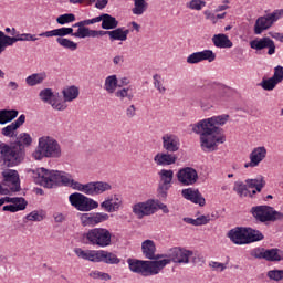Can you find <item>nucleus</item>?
Segmentation results:
<instances>
[{
    "mask_svg": "<svg viewBox=\"0 0 283 283\" xmlns=\"http://www.w3.org/2000/svg\"><path fill=\"white\" fill-rule=\"evenodd\" d=\"M202 61L213 63V61H216V53H213L211 50H203L195 52L188 55L186 59V63H188V65H198V63H202Z\"/></svg>",
    "mask_w": 283,
    "mask_h": 283,
    "instance_id": "19",
    "label": "nucleus"
},
{
    "mask_svg": "<svg viewBox=\"0 0 283 283\" xmlns=\"http://www.w3.org/2000/svg\"><path fill=\"white\" fill-rule=\"evenodd\" d=\"M153 81H154V86L157 88L159 94H167V87L163 83V76L155 74L153 76Z\"/></svg>",
    "mask_w": 283,
    "mask_h": 283,
    "instance_id": "47",
    "label": "nucleus"
},
{
    "mask_svg": "<svg viewBox=\"0 0 283 283\" xmlns=\"http://www.w3.org/2000/svg\"><path fill=\"white\" fill-rule=\"evenodd\" d=\"M264 240V234L259 230H253L251 228H245V244H251L253 242H260Z\"/></svg>",
    "mask_w": 283,
    "mask_h": 283,
    "instance_id": "35",
    "label": "nucleus"
},
{
    "mask_svg": "<svg viewBox=\"0 0 283 283\" xmlns=\"http://www.w3.org/2000/svg\"><path fill=\"white\" fill-rule=\"evenodd\" d=\"M39 98L42 103L51 105L56 112H65L67 104L61 98V94L52 92V88H43L39 93Z\"/></svg>",
    "mask_w": 283,
    "mask_h": 283,
    "instance_id": "9",
    "label": "nucleus"
},
{
    "mask_svg": "<svg viewBox=\"0 0 283 283\" xmlns=\"http://www.w3.org/2000/svg\"><path fill=\"white\" fill-rule=\"evenodd\" d=\"M98 23L102 21V29L103 30H116L118 28V20L116 18L112 17L111 14L103 13L97 17Z\"/></svg>",
    "mask_w": 283,
    "mask_h": 283,
    "instance_id": "30",
    "label": "nucleus"
},
{
    "mask_svg": "<svg viewBox=\"0 0 283 283\" xmlns=\"http://www.w3.org/2000/svg\"><path fill=\"white\" fill-rule=\"evenodd\" d=\"M214 48L227 50L233 48V42L229 39V35L224 33L214 34L211 39Z\"/></svg>",
    "mask_w": 283,
    "mask_h": 283,
    "instance_id": "28",
    "label": "nucleus"
},
{
    "mask_svg": "<svg viewBox=\"0 0 283 283\" xmlns=\"http://www.w3.org/2000/svg\"><path fill=\"white\" fill-rule=\"evenodd\" d=\"M61 145L56 139L50 136L39 138L38 147L32 153L34 160H43V158H61Z\"/></svg>",
    "mask_w": 283,
    "mask_h": 283,
    "instance_id": "3",
    "label": "nucleus"
},
{
    "mask_svg": "<svg viewBox=\"0 0 283 283\" xmlns=\"http://www.w3.org/2000/svg\"><path fill=\"white\" fill-rule=\"evenodd\" d=\"M17 116H19L18 111H0V125L14 120Z\"/></svg>",
    "mask_w": 283,
    "mask_h": 283,
    "instance_id": "42",
    "label": "nucleus"
},
{
    "mask_svg": "<svg viewBox=\"0 0 283 283\" xmlns=\"http://www.w3.org/2000/svg\"><path fill=\"white\" fill-rule=\"evenodd\" d=\"M228 238L233 244H247V228H234L228 232Z\"/></svg>",
    "mask_w": 283,
    "mask_h": 283,
    "instance_id": "25",
    "label": "nucleus"
},
{
    "mask_svg": "<svg viewBox=\"0 0 283 283\" xmlns=\"http://www.w3.org/2000/svg\"><path fill=\"white\" fill-rule=\"evenodd\" d=\"M153 203L155 205L154 213L160 209L163 213H169V208H167V205L160 202L159 200L153 199Z\"/></svg>",
    "mask_w": 283,
    "mask_h": 283,
    "instance_id": "54",
    "label": "nucleus"
},
{
    "mask_svg": "<svg viewBox=\"0 0 283 283\" xmlns=\"http://www.w3.org/2000/svg\"><path fill=\"white\" fill-rule=\"evenodd\" d=\"M228 122L229 115L223 114L190 125L193 134L200 135L199 140L202 151H218V146L224 145L227 137L220 127L227 125Z\"/></svg>",
    "mask_w": 283,
    "mask_h": 283,
    "instance_id": "2",
    "label": "nucleus"
},
{
    "mask_svg": "<svg viewBox=\"0 0 283 283\" xmlns=\"http://www.w3.org/2000/svg\"><path fill=\"white\" fill-rule=\"evenodd\" d=\"M269 150L264 146L254 147L249 154V160L244 164V169H255V167H260V164L263 160H266V156Z\"/></svg>",
    "mask_w": 283,
    "mask_h": 283,
    "instance_id": "14",
    "label": "nucleus"
},
{
    "mask_svg": "<svg viewBox=\"0 0 283 283\" xmlns=\"http://www.w3.org/2000/svg\"><path fill=\"white\" fill-rule=\"evenodd\" d=\"M251 213L259 222H275L283 220V213L276 211L271 206H255L251 208Z\"/></svg>",
    "mask_w": 283,
    "mask_h": 283,
    "instance_id": "7",
    "label": "nucleus"
},
{
    "mask_svg": "<svg viewBox=\"0 0 283 283\" xmlns=\"http://www.w3.org/2000/svg\"><path fill=\"white\" fill-rule=\"evenodd\" d=\"M134 216L138 220H143L147 216H154L155 203L154 199H148L146 201L137 202L132 207Z\"/></svg>",
    "mask_w": 283,
    "mask_h": 283,
    "instance_id": "16",
    "label": "nucleus"
},
{
    "mask_svg": "<svg viewBox=\"0 0 283 283\" xmlns=\"http://www.w3.org/2000/svg\"><path fill=\"white\" fill-rule=\"evenodd\" d=\"M80 220L82 227H96L101 222H107L109 214L105 212L82 213Z\"/></svg>",
    "mask_w": 283,
    "mask_h": 283,
    "instance_id": "17",
    "label": "nucleus"
},
{
    "mask_svg": "<svg viewBox=\"0 0 283 283\" xmlns=\"http://www.w3.org/2000/svg\"><path fill=\"white\" fill-rule=\"evenodd\" d=\"M17 129H19L18 125L14 123H11L10 125L2 128L1 134L7 138H14V136H17Z\"/></svg>",
    "mask_w": 283,
    "mask_h": 283,
    "instance_id": "46",
    "label": "nucleus"
},
{
    "mask_svg": "<svg viewBox=\"0 0 283 283\" xmlns=\"http://www.w3.org/2000/svg\"><path fill=\"white\" fill-rule=\"evenodd\" d=\"M227 92H229L228 88H220L212 97V101H214V103H220L221 101H224V98H227Z\"/></svg>",
    "mask_w": 283,
    "mask_h": 283,
    "instance_id": "53",
    "label": "nucleus"
},
{
    "mask_svg": "<svg viewBox=\"0 0 283 283\" xmlns=\"http://www.w3.org/2000/svg\"><path fill=\"white\" fill-rule=\"evenodd\" d=\"M19 41H39V38L32 33H22L17 36L6 35L3 31H0V54L6 52V48L12 46L13 43H19Z\"/></svg>",
    "mask_w": 283,
    "mask_h": 283,
    "instance_id": "12",
    "label": "nucleus"
},
{
    "mask_svg": "<svg viewBox=\"0 0 283 283\" xmlns=\"http://www.w3.org/2000/svg\"><path fill=\"white\" fill-rule=\"evenodd\" d=\"M123 207V199L118 195L108 196L105 200L101 203V208L107 213H114L116 211H120Z\"/></svg>",
    "mask_w": 283,
    "mask_h": 283,
    "instance_id": "21",
    "label": "nucleus"
},
{
    "mask_svg": "<svg viewBox=\"0 0 283 283\" xmlns=\"http://www.w3.org/2000/svg\"><path fill=\"white\" fill-rule=\"evenodd\" d=\"M27 220L30 222H41V220H43V214L38 211H32L27 216Z\"/></svg>",
    "mask_w": 283,
    "mask_h": 283,
    "instance_id": "55",
    "label": "nucleus"
},
{
    "mask_svg": "<svg viewBox=\"0 0 283 283\" xmlns=\"http://www.w3.org/2000/svg\"><path fill=\"white\" fill-rule=\"evenodd\" d=\"M181 196H184L186 200H190V202L199 205V207H205V205H207V201L205 200V197H202V193H200L199 189H184L181 191Z\"/></svg>",
    "mask_w": 283,
    "mask_h": 283,
    "instance_id": "23",
    "label": "nucleus"
},
{
    "mask_svg": "<svg viewBox=\"0 0 283 283\" xmlns=\"http://www.w3.org/2000/svg\"><path fill=\"white\" fill-rule=\"evenodd\" d=\"M269 43H271V39L263 38L251 41L250 46L252 48V50H264V48H269Z\"/></svg>",
    "mask_w": 283,
    "mask_h": 283,
    "instance_id": "44",
    "label": "nucleus"
},
{
    "mask_svg": "<svg viewBox=\"0 0 283 283\" xmlns=\"http://www.w3.org/2000/svg\"><path fill=\"white\" fill-rule=\"evenodd\" d=\"M277 81L273 77H270L268 80H263L261 82V87H263L266 92H271L272 90H275V85H277Z\"/></svg>",
    "mask_w": 283,
    "mask_h": 283,
    "instance_id": "50",
    "label": "nucleus"
},
{
    "mask_svg": "<svg viewBox=\"0 0 283 283\" xmlns=\"http://www.w3.org/2000/svg\"><path fill=\"white\" fill-rule=\"evenodd\" d=\"M74 36V29L73 28H60V29H54L51 31L42 32L39 34V36H46L48 39L52 36H59V39H63V36Z\"/></svg>",
    "mask_w": 283,
    "mask_h": 283,
    "instance_id": "29",
    "label": "nucleus"
},
{
    "mask_svg": "<svg viewBox=\"0 0 283 283\" xmlns=\"http://www.w3.org/2000/svg\"><path fill=\"white\" fill-rule=\"evenodd\" d=\"M209 266L212 269V271H219V272H222V271H224V269H227V264L220 263L217 261H211L209 263Z\"/></svg>",
    "mask_w": 283,
    "mask_h": 283,
    "instance_id": "59",
    "label": "nucleus"
},
{
    "mask_svg": "<svg viewBox=\"0 0 283 283\" xmlns=\"http://www.w3.org/2000/svg\"><path fill=\"white\" fill-rule=\"evenodd\" d=\"M13 201H8L11 205L3 206L2 211H10V213H17V211H23L25 210V207H28V201L23 197H13L11 198Z\"/></svg>",
    "mask_w": 283,
    "mask_h": 283,
    "instance_id": "26",
    "label": "nucleus"
},
{
    "mask_svg": "<svg viewBox=\"0 0 283 283\" xmlns=\"http://www.w3.org/2000/svg\"><path fill=\"white\" fill-rule=\"evenodd\" d=\"M154 164L157 167H169V165H176L178 161V156L167 151V153H157L154 156Z\"/></svg>",
    "mask_w": 283,
    "mask_h": 283,
    "instance_id": "22",
    "label": "nucleus"
},
{
    "mask_svg": "<svg viewBox=\"0 0 283 283\" xmlns=\"http://www.w3.org/2000/svg\"><path fill=\"white\" fill-rule=\"evenodd\" d=\"M116 98L120 101L122 103H130V101H134V86H128L124 88H119L115 92Z\"/></svg>",
    "mask_w": 283,
    "mask_h": 283,
    "instance_id": "31",
    "label": "nucleus"
},
{
    "mask_svg": "<svg viewBox=\"0 0 283 283\" xmlns=\"http://www.w3.org/2000/svg\"><path fill=\"white\" fill-rule=\"evenodd\" d=\"M3 187H8L12 192L21 191V179L19 171L14 169H2Z\"/></svg>",
    "mask_w": 283,
    "mask_h": 283,
    "instance_id": "15",
    "label": "nucleus"
},
{
    "mask_svg": "<svg viewBox=\"0 0 283 283\" xmlns=\"http://www.w3.org/2000/svg\"><path fill=\"white\" fill-rule=\"evenodd\" d=\"M74 253L80 260H87L88 262H101V250H83L81 248H76Z\"/></svg>",
    "mask_w": 283,
    "mask_h": 283,
    "instance_id": "24",
    "label": "nucleus"
},
{
    "mask_svg": "<svg viewBox=\"0 0 283 283\" xmlns=\"http://www.w3.org/2000/svg\"><path fill=\"white\" fill-rule=\"evenodd\" d=\"M74 21H76V15H74V13H65L56 18V23H59L60 25L74 23Z\"/></svg>",
    "mask_w": 283,
    "mask_h": 283,
    "instance_id": "49",
    "label": "nucleus"
},
{
    "mask_svg": "<svg viewBox=\"0 0 283 283\" xmlns=\"http://www.w3.org/2000/svg\"><path fill=\"white\" fill-rule=\"evenodd\" d=\"M46 78L48 73L45 72L33 73L25 78V83L27 85H29V87H34V85H41V83H43V81H45Z\"/></svg>",
    "mask_w": 283,
    "mask_h": 283,
    "instance_id": "33",
    "label": "nucleus"
},
{
    "mask_svg": "<svg viewBox=\"0 0 283 283\" xmlns=\"http://www.w3.org/2000/svg\"><path fill=\"white\" fill-rule=\"evenodd\" d=\"M87 3H95V8L97 10H103L107 7V3H109L108 0H86Z\"/></svg>",
    "mask_w": 283,
    "mask_h": 283,
    "instance_id": "58",
    "label": "nucleus"
},
{
    "mask_svg": "<svg viewBox=\"0 0 283 283\" xmlns=\"http://www.w3.org/2000/svg\"><path fill=\"white\" fill-rule=\"evenodd\" d=\"M207 6V2L205 0H190L186 3V8L188 10H195L197 12H200L202 8Z\"/></svg>",
    "mask_w": 283,
    "mask_h": 283,
    "instance_id": "45",
    "label": "nucleus"
},
{
    "mask_svg": "<svg viewBox=\"0 0 283 283\" xmlns=\"http://www.w3.org/2000/svg\"><path fill=\"white\" fill-rule=\"evenodd\" d=\"M245 185L249 187V189H255L256 187L258 191H260L266 187V180H264V177L260 176L255 179H247Z\"/></svg>",
    "mask_w": 283,
    "mask_h": 283,
    "instance_id": "39",
    "label": "nucleus"
},
{
    "mask_svg": "<svg viewBox=\"0 0 283 283\" xmlns=\"http://www.w3.org/2000/svg\"><path fill=\"white\" fill-rule=\"evenodd\" d=\"M250 255L255 258L256 260H265L266 259V250L264 248H255L251 251Z\"/></svg>",
    "mask_w": 283,
    "mask_h": 283,
    "instance_id": "51",
    "label": "nucleus"
},
{
    "mask_svg": "<svg viewBox=\"0 0 283 283\" xmlns=\"http://www.w3.org/2000/svg\"><path fill=\"white\" fill-rule=\"evenodd\" d=\"M23 123H25V115H20V117L13 122L14 125H18V128H20Z\"/></svg>",
    "mask_w": 283,
    "mask_h": 283,
    "instance_id": "64",
    "label": "nucleus"
},
{
    "mask_svg": "<svg viewBox=\"0 0 283 283\" xmlns=\"http://www.w3.org/2000/svg\"><path fill=\"white\" fill-rule=\"evenodd\" d=\"M283 17V9H276L272 13L259 17L254 23V34H262L264 30L273 28V23Z\"/></svg>",
    "mask_w": 283,
    "mask_h": 283,
    "instance_id": "8",
    "label": "nucleus"
},
{
    "mask_svg": "<svg viewBox=\"0 0 283 283\" xmlns=\"http://www.w3.org/2000/svg\"><path fill=\"white\" fill-rule=\"evenodd\" d=\"M99 262H104L105 264H120V259L112 252L101 250Z\"/></svg>",
    "mask_w": 283,
    "mask_h": 283,
    "instance_id": "36",
    "label": "nucleus"
},
{
    "mask_svg": "<svg viewBox=\"0 0 283 283\" xmlns=\"http://www.w3.org/2000/svg\"><path fill=\"white\" fill-rule=\"evenodd\" d=\"M211 222V217L209 216H200L196 218V227H202V224H209Z\"/></svg>",
    "mask_w": 283,
    "mask_h": 283,
    "instance_id": "57",
    "label": "nucleus"
},
{
    "mask_svg": "<svg viewBox=\"0 0 283 283\" xmlns=\"http://www.w3.org/2000/svg\"><path fill=\"white\" fill-rule=\"evenodd\" d=\"M56 43H59L61 48H64L65 50H70L71 52H75V50H78V43L66 38H57Z\"/></svg>",
    "mask_w": 283,
    "mask_h": 283,
    "instance_id": "41",
    "label": "nucleus"
},
{
    "mask_svg": "<svg viewBox=\"0 0 283 283\" xmlns=\"http://www.w3.org/2000/svg\"><path fill=\"white\" fill-rule=\"evenodd\" d=\"M84 244H92V247H112V232L107 228H93L82 235Z\"/></svg>",
    "mask_w": 283,
    "mask_h": 283,
    "instance_id": "6",
    "label": "nucleus"
},
{
    "mask_svg": "<svg viewBox=\"0 0 283 283\" xmlns=\"http://www.w3.org/2000/svg\"><path fill=\"white\" fill-rule=\"evenodd\" d=\"M117 87H118V77H116V75L107 76L104 83V90L107 92V94L116 93Z\"/></svg>",
    "mask_w": 283,
    "mask_h": 283,
    "instance_id": "37",
    "label": "nucleus"
},
{
    "mask_svg": "<svg viewBox=\"0 0 283 283\" xmlns=\"http://www.w3.org/2000/svg\"><path fill=\"white\" fill-rule=\"evenodd\" d=\"M136 105L132 104L126 108V117L127 118H136Z\"/></svg>",
    "mask_w": 283,
    "mask_h": 283,
    "instance_id": "61",
    "label": "nucleus"
},
{
    "mask_svg": "<svg viewBox=\"0 0 283 283\" xmlns=\"http://www.w3.org/2000/svg\"><path fill=\"white\" fill-rule=\"evenodd\" d=\"M35 179L41 187L46 189H54L63 185L64 187H71L75 191H81L85 196H101L105 191H112V185L107 181H91L87 184H81L72 175L59 170H48L45 168H38L35 170Z\"/></svg>",
    "mask_w": 283,
    "mask_h": 283,
    "instance_id": "1",
    "label": "nucleus"
},
{
    "mask_svg": "<svg viewBox=\"0 0 283 283\" xmlns=\"http://www.w3.org/2000/svg\"><path fill=\"white\" fill-rule=\"evenodd\" d=\"M92 35L93 30L87 27H82L81 29H77L75 33H73V36H75V39H87L92 38Z\"/></svg>",
    "mask_w": 283,
    "mask_h": 283,
    "instance_id": "48",
    "label": "nucleus"
},
{
    "mask_svg": "<svg viewBox=\"0 0 283 283\" xmlns=\"http://www.w3.org/2000/svg\"><path fill=\"white\" fill-rule=\"evenodd\" d=\"M0 169H8V167H17L23 163L25 151L19 146H8L0 144Z\"/></svg>",
    "mask_w": 283,
    "mask_h": 283,
    "instance_id": "5",
    "label": "nucleus"
},
{
    "mask_svg": "<svg viewBox=\"0 0 283 283\" xmlns=\"http://www.w3.org/2000/svg\"><path fill=\"white\" fill-rule=\"evenodd\" d=\"M203 15L206 21H211V23H213V25H216L217 23V17L216 13L209 9L203 11Z\"/></svg>",
    "mask_w": 283,
    "mask_h": 283,
    "instance_id": "56",
    "label": "nucleus"
},
{
    "mask_svg": "<svg viewBox=\"0 0 283 283\" xmlns=\"http://www.w3.org/2000/svg\"><path fill=\"white\" fill-rule=\"evenodd\" d=\"M193 258V251L181 249V248H172L167 259H160L159 262L168 261L167 264L174 262L175 264H189Z\"/></svg>",
    "mask_w": 283,
    "mask_h": 283,
    "instance_id": "11",
    "label": "nucleus"
},
{
    "mask_svg": "<svg viewBox=\"0 0 283 283\" xmlns=\"http://www.w3.org/2000/svg\"><path fill=\"white\" fill-rule=\"evenodd\" d=\"M274 80H276L279 83H282L283 81V67L276 66L274 71V75L272 76Z\"/></svg>",
    "mask_w": 283,
    "mask_h": 283,
    "instance_id": "60",
    "label": "nucleus"
},
{
    "mask_svg": "<svg viewBox=\"0 0 283 283\" xmlns=\"http://www.w3.org/2000/svg\"><path fill=\"white\" fill-rule=\"evenodd\" d=\"M268 277L274 282H280L283 280V270H271L268 272Z\"/></svg>",
    "mask_w": 283,
    "mask_h": 283,
    "instance_id": "52",
    "label": "nucleus"
},
{
    "mask_svg": "<svg viewBox=\"0 0 283 283\" xmlns=\"http://www.w3.org/2000/svg\"><path fill=\"white\" fill-rule=\"evenodd\" d=\"M169 261H140L136 259H128L127 263L133 273H139L145 277L149 275H158Z\"/></svg>",
    "mask_w": 283,
    "mask_h": 283,
    "instance_id": "4",
    "label": "nucleus"
},
{
    "mask_svg": "<svg viewBox=\"0 0 283 283\" xmlns=\"http://www.w3.org/2000/svg\"><path fill=\"white\" fill-rule=\"evenodd\" d=\"M30 145H32V137L28 133H21L15 138V147L23 149V147H30Z\"/></svg>",
    "mask_w": 283,
    "mask_h": 283,
    "instance_id": "40",
    "label": "nucleus"
},
{
    "mask_svg": "<svg viewBox=\"0 0 283 283\" xmlns=\"http://www.w3.org/2000/svg\"><path fill=\"white\" fill-rule=\"evenodd\" d=\"M62 94H63L62 103L67 105V103H72V101H76L78 98L80 91H78V87L76 86H69L62 91Z\"/></svg>",
    "mask_w": 283,
    "mask_h": 283,
    "instance_id": "32",
    "label": "nucleus"
},
{
    "mask_svg": "<svg viewBox=\"0 0 283 283\" xmlns=\"http://www.w3.org/2000/svg\"><path fill=\"white\" fill-rule=\"evenodd\" d=\"M98 20H99L98 17H96L91 20H83L82 23L85 28V25H93L94 23H98Z\"/></svg>",
    "mask_w": 283,
    "mask_h": 283,
    "instance_id": "63",
    "label": "nucleus"
},
{
    "mask_svg": "<svg viewBox=\"0 0 283 283\" xmlns=\"http://www.w3.org/2000/svg\"><path fill=\"white\" fill-rule=\"evenodd\" d=\"M265 260L268 262H282L283 252L280 249L265 250Z\"/></svg>",
    "mask_w": 283,
    "mask_h": 283,
    "instance_id": "38",
    "label": "nucleus"
},
{
    "mask_svg": "<svg viewBox=\"0 0 283 283\" xmlns=\"http://www.w3.org/2000/svg\"><path fill=\"white\" fill-rule=\"evenodd\" d=\"M69 202L72 207L77 209V211H92L94 209H98V203L96 200L88 198L81 192L70 195Z\"/></svg>",
    "mask_w": 283,
    "mask_h": 283,
    "instance_id": "10",
    "label": "nucleus"
},
{
    "mask_svg": "<svg viewBox=\"0 0 283 283\" xmlns=\"http://www.w3.org/2000/svg\"><path fill=\"white\" fill-rule=\"evenodd\" d=\"M247 187V184L237 181L234 182L233 191L239 195V198H247L251 193Z\"/></svg>",
    "mask_w": 283,
    "mask_h": 283,
    "instance_id": "43",
    "label": "nucleus"
},
{
    "mask_svg": "<svg viewBox=\"0 0 283 283\" xmlns=\"http://www.w3.org/2000/svg\"><path fill=\"white\" fill-rule=\"evenodd\" d=\"M161 145L165 151L176 154V151L180 150V138L178 135L166 133L161 136Z\"/></svg>",
    "mask_w": 283,
    "mask_h": 283,
    "instance_id": "20",
    "label": "nucleus"
},
{
    "mask_svg": "<svg viewBox=\"0 0 283 283\" xmlns=\"http://www.w3.org/2000/svg\"><path fill=\"white\" fill-rule=\"evenodd\" d=\"M53 218H54L55 222H59V223L65 222V214H63L61 212H55L53 214Z\"/></svg>",
    "mask_w": 283,
    "mask_h": 283,
    "instance_id": "62",
    "label": "nucleus"
},
{
    "mask_svg": "<svg viewBox=\"0 0 283 283\" xmlns=\"http://www.w3.org/2000/svg\"><path fill=\"white\" fill-rule=\"evenodd\" d=\"M142 252L147 260H160V255H156V243L153 240H145L142 243Z\"/></svg>",
    "mask_w": 283,
    "mask_h": 283,
    "instance_id": "27",
    "label": "nucleus"
},
{
    "mask_svg": "<svg viewBox=\"0 0 283 283\" xmlns=\"http://www.w3.org/2000/svg\"><path fill=\"white\" fill-rule=\"evenodd\" d=\"M159 176V186L157 193L160 198H167V192L171 189V182H174V170L171 169H161L158 172Z\"/></svg>",
    "mask_w": 283,
    "mask_h": 283,
    "instance_id": "13",
    "label": "nucleus"
},
{
    "mask_svg": "<svg viewBox=\"0 0 283 283\" xmlns=\"http://www.w3.org/2000/svg\"><path fill=\"white\" fill-rule=\"evenodd\" d=\"M129 34V30H125L123 28H116L112 31H108V36L111 41H127V35Z\"/></svg>",
    "mask_w": 283,
    "mask_h": 283,
    "instance_id": "34",
    "label": "nucleus"
},
{
    "mask_svg": "<svg viewBox=\"0 0 283 283\" xmlns=\"http://www.w3.org/2000/svg\"><path fill=\"white\" fill-rule=\"evenodd\" d=\"M177 180L185 187L196 185L198 182V171L192 167L181 168L177 172Z\"/></svg>",
    "mask_w": 283,
    "mask_h": 283,
    "instance_id": "18",
    "label": "nucleus"
}]
</instances>
